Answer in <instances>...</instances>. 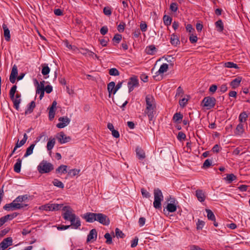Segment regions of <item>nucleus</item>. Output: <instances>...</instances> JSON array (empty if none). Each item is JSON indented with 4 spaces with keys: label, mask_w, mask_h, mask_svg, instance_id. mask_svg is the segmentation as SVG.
I'll list each match as a JSON object with an SVG mask.
<instances>
[{
    "label": "nucleus",
    "mask_w": 250,
    "mask_h": 250,
    "mask_svg": "<svg viewBox=\"0 0 250 250\" xmlns=\"http://www.w3.org/2000/svg\"><path fill=\"white\" fill-rule=\"evenodd\" d=\"M146 107L144 113L148 116L149 121H153L156 114V104L153 96L147 95L146 97Z\"/></svg>",
    "instance_id": "1"
},
{
    "label": "nucleus",
    "mask_w": 250,
    "mask_h": 250,
    "mask_svg": "<svg viewBox=\"0 0 250 250\" xmlns=\"http://www.w3.org/2000/svg\"><path fill=\"white\" fill-rule=\"evenodd\" d=\"M154 201L153 206L156 209L161 208V202L163 200L164 196L162 191L159 188H155L154 190Z\"/></svg>",
    "instance_id": "2"
},
{
    "label": "nucleus",
    "mask_w": 250,
    "mask_h": 250,
    "mask_svg": "<svg viewBox=\"0 0 250 250\" xmlns=\"http://www.w3.org/2000/svg\"><path fill=\"white\" fill-rule=\"evenodd\" d=\"M38 170L41 174L49 173L54 168L53 165L46 161H42L38 165Z\"/></svg>",
    "instance_id": "3"
},
{
    "label": "nucleus",
    "mask_w": 250,
    "mask_h": 250,
    "mask_svg": "<svg viewBox=\"0 0 250 250\" xmlns=\"http://www.w3.org/2000/svg\"><path fill=\"white\" fill-rule=\"evenodd\" d=\"M28 206L27 204L18 203L17 201H15V199L10 204H6L3 208L7 211L14 210L15 209L23 208Z\"/></svg>",
    "instance_id": "4"
},
{
    "label": "nucleus",
    "mask_w": 250,
    "mask_h": 250,
    "mask_svg": "<svg viewBox=\"0 0 250 250\" xmlns=\"http://www.w3.org/2000/svg\"><path fill=\"white\" fill-rule=\"evenodd\" d=\"M62 210L63 212L62 215L65 220H68L72 216L76 215L73 209L69 206L63 207Z\"/></svg>",
    "instance_id": "5"
},
{
    "label": "nucleus",
    "mask_w": 250,
    "mask_h": 250,
    "mask_svg": "<svg viewBox=\"0 0 250 250\" xmlns=\"http://www.w3.org/2000/svg\"><path fill=\"white\" fill-rule=\"evenodd\" d=\"M216 99L214 97H206L204 98L202 103L204 106L206 107L207 109H210L214 106L216 104Z\"/></svg>",
    "instance_id": "6"
},
{
    "label": "nucleus",
    "mask_w": 250,
    "mask_h": 250,
    "mask_svg": "<svg viewBox=\"0 0 250 250\" xmlns=\"http://www.w3.org/2000/svg\"><path fill=\"white\" fill-rule=\"evenodd\" d=\"M96 221L104 226H108L110 222L107 216L101 213H97Z\"/></svg>",
    "instance_id": "7"
},
{
    "label": "nucleus",
    "mask_w": 250,
    "mask_h": 250,
    "mask_svg": "<svg viewBox=\"0 0 250 250\" xmlns=\"http://www.w3.org/2000/svg\"><path fill=\"white\" fill-rule=\"evenodd\" d=\"M68 221L71 222L70 226H72L73 229H78L81 226L80 219L76 215L72 216Z\"/></svg>",
    "instance_id": "8"
},
{
    "label": "nucleus",
    "mask_w": 250,
    "mask_h": 250,
    "mask_svg": "<svg viewBox=\"0 0 250 250\" xmlns=\"http://www.w3.org/2000/svg\"><path fill=\"white\" fill-rule=\"evenodd\" d=\"M171 203H168L166 208L164 209V211H165V208L168 212H174L177 209V206L178 205V202L176 199H172Z\"/></svg>",
    "instance_id": "9"
},
{
    "label": "nucleus",
    "mask_w": 250,
    "mask_h": 250,
    "mask_svg": "<svg viewBox=\"0 0 250 250\" xmlns=\"http://www.w3.org/2000/svg\"><path fill=\"white\" fill-rule=\"evenodd\" d=\"M56 138L59 142L61 144L69 142L71 139L70 137L67 136L62 131L58 133L56 136Z\"/></svg>",
    "instance_id": "10"
},
{
    "label": "nucleus",
    "mask_w": 250,
    "mask_h": 250,
    "mask_svg": "<svg viewBox=\"0 0 250 250\" xmlns=\"http://www.w3.org/2000/svg\"><path fill=\"white\" fill-rule=\"evenodd\" d=\"M129 92H131L135 87H137L139 85L138 80L137 77H131L127 83Z\"/></svg>",
    "instance_id": "11"
},
{
    "label": "nucleus",
    "mask_w": 250,
    "mask_h": 250,
    "mask_svg": "<svg viewBox=\"0 0 250 250\" xmlns=\"http://www.w3.org/2000/svg\"><path fill=\"white\" fill-rule=\"evenodd\" d=\"M13 240L11 237L4 239L0 243V250H5L12 245Z\"/></svg>",
    "instance_id": "12"
},
{
    "label": "nucleus",
    "mask_w": 250,
    "mask_h": 250,
    "mask_svg": "<svg viewBox=\"0 0 250 250\" xmlns=\"http://www.w3.org/2000/svg\"><path fill=\"white\" fill-rule=\"evenodd\" d=\"M96 213L87 212L83 214V218L85 220L86 222L93 223L96 220Z\"/></svg>",
    "instance_id": "13"
},
{
    "label": "nucleus",
    "mask_w": 250,
    "mask_h": 250,
    "mask_svg": "<svg viewBox=\"0 0 250 250\" xmlns=\"http://www.w3.org/2000/svg\"><path fill=\"white\" fill-rule=\"evenodd\" d=\"M60 123L57 125V127L62 128L67 126L70 123V120L67 117H61L59 118Z\"/></svg>",
    "instance_id": "14"
},
{
    "label": "nucleus",
    "mask_w": 250,
    "mask_h": 250,
    "mask_svg": "<svg viewBox=\"0 0 250 250\" xmlns=\"http://www.w3.org/2000/svg\"><path fill=\"white\" fill-rule=\"evenodd\" d=\"M79 52L85 56L95 58L99 59V57L92 51L85 48H81L79 49Z\"/></svg>",
    "instance_id": "15"
},
{
    "label": "nucleus",
    "mask_w": 250,
    "mask_h": 250,
    "mask_svg": "<svg viewBox=\"0 0 250 250\" xmlns=\"http://www.w3.org/2000/svg\"><path fill=\"white\" fill-rule=\"evenodd\" d=\"M18 75V68L16 65L14 64L12 68L11 72L9 77V80L12 83L16 82V77Z\"/></svg>",
    "instance_id": "16"
},
{
    "label": "nucleus",
    "mask_w": 250,
    "mask_h": 250,
    "mask_svg": "<svg viewBox=\"0 0 250 250\" xmlns=\"http://www.w3.org/2000/svg\"><path fill=\"white\" fill-rule=\"evenodd\" d=\"M97 232L96 229H91L87 235L86 240L87 242L90 241L93 242L95 241L97 238Z\"/></svg>",
    "instance_id": "17"
},
{
    "label": "nucleus",
    "mask_w": 250,
    "mask_h": 250,
    "mask_svg": "<svg viewBox=\"0 0 250 250\" xmlns=\"http://www.w3.org/2000/svg\"><path fill=\"white\" fill-rule=\"evenodd\" d=\"M21 95L20 94H17L16 95V97L15 96H13V98H11V100L13 102L14 107L17 110H19L20 107V104L21 102Z\"/></svg>",
    "instance_id": "18"
},
{
    "label": "nucleus",
    "mask_w": 250,
    "mask_h": 250,
    "mask_svg": "<svg viewBox=\"0 0 250 250\" xmlns=\"http://www.w3.org/2000/svg\"><path fill=\"white\" fill-rule=\"evenodd\" d=\"M56 101H54L53 102L51 106L49 107V118L50 120H52L54 119L55 114V109L57 105Z\"/></svg>",
    "instance_id": "19"
},
{
    "label": "nucleus",
    "mask_w": 250,
    "mask_h": 250,
    "mask_svg": "<svg viewBox=\"0 0 250 250\" xmlns=\"http://www.w3.org/2000/svg\"><path fill=\"white\" fill-rule=\"evenodd\" d=\"M168 68V65L167 63H163L162 64L158 70V71H157L155 73V75L153 76L154 78H155L157 76H158L160 74H163L164 73L167 72Z\"/></svg>",
    "instance_id": "20"
},
{
    "label": "nucleus",
    "mask_w": 250,
    "mask_h": 250,
    "mask_svg": "<svg viewBox=\"0 0 250 250\" xmlns=\"http://www.w3.org/2000/svg\"><path fill=\"white\" fill-rule=\"evenodd\" d=\"M242 78L241 77H237L233 79L230 83V85L233 89H235L238 87L242 81Z\"/></svg>",
    "instance_id": "21"
},
{
    "label": "nucleus",
    "mask_w": 250,
    "mask_h": 250,
    "mask_svg": "<svg viewBox=\"0 0 250 250\" xmlns=\"http://www.w3.org/2000/svg\"><path fill=\"white\" fill-rule=\"evenodd\" d=\"M2 28L4 31L3 36L5 38V40L7 42L10 41L11 39L10 30H9L7 26L5 24H3Z\"/></svg>",
    "instance_id": "22"
},
{
    "label": "nucleus",
    "mask_w": 250,
    "mask_h": 250,
    "mask_svg": "<svg viewBox=\"0 0 250 250\" xmlns=\"http://www.w3.org/2000/svg\"><path fill=\"white\" fill-rule=\"evenodd\" d=\"M196 196L199 201L202 202L205 200L206 196L204 192L201 189H198L196 191Z\"/></svg>",
    "instance_id": "23"
},
{
    "label": "nucleus",
    "mask_w": 250,
    "mask_h": 250,
    "mask_svg": "<svg viewBox=\"0 0 250 250\" xmlns=\"http://www.w3.org/2000/svg\"><path fill=\"white\" fill-rule=\"evenodd\" d=\"M244 124L239 123L236 126L235 134L237 135L241 136L244 132Z\"/></svg>",
    "instance_id": "24"
},
{
    "label": "nucleus",
    "mask_w": 250,
    "mask_h": 250,
    "mask_svg": "<svg viewBox=\"0 0 250 250\" xmlns=\"http://www.w3.org/2000/svg\"><path fill=\"white\" fill-rule=\"evenodd\" d=\"M29 196L27 194L19 196L15 199V201H17L18 203H25L28 200Z\"/></svg>",
    "instance_id": "25"
},
{
    "label": "nucleus",
    "mask_w": 250,
    "mask_h": 250,
    "mask_svg": "<svg viewBox=\"0 0 250 250\" xmlns=\"http://www.w3.org/2000/svg\"><path fill=\"white\" fill-rule=\"evenodd\" d=\"M15 216H14V214H8L3 217H1L0 218V227L2 226L6 221H7L8 220H11L13 218H14Z\"/></svg>",
    "instance_id": "26"
},
{
    "label": "nucleus",
    "mask_w": 250,
    "mask_h": 250,
    "mask_svg": "<svg viewBox=\"0 0 250 250\" xmlns=\"http://www.w3.org/2000/svg\"><path fill=\"white\" fill-rule=\"evenodd\" d=\"M136 155L139 160H143L146 157L144 151L141 148H137L136 149Z\"/></svg>",
    "instance_id": "27"
},
{
    "label": "nucleus",
    "mask_w": 250,
    "mask_h": 250,
    "mask_svg": "<svg viewBox=\"0 0 250 250\" xmlns=\"http://www.w3.org/2000/svg\"><path fill=\"white\" fill-rule=\"evenodd\" d=\"M55 138L52 137L49 138L46 146L47 150L50 151L52 149L55 145Z\"/></svg>",
    "instance_id": "28"
},
{
    "label": "nucleus",
    "mask_w": 250,
    "mask_h": 250,
    "mask_svg": "<svg viewBox=\"0 0 250 250\" xmlns=\"http://www.w3.org/2000/svg\"><path fill=\"white\" fill-rule=\"evenodd\" d=\"M22 161L21 159H18L17 162L15 163L14 166V170L17 173H20L21 171V166Z\"/></svg>",
    "instance_id": "29"
},
{
    "label": "nucleus",
    "mask_w": 250,
    "mask_h": 250,
    "mask_svg": "<svg viewBox=\"0 0 250 250\" xmlns=\"http://www.w3.org/2000/svg\"><path fill=\"white\" fill-rule=\"evenodd\" d=\"M27 139V136L26 133H24L23 135V139L19 142V140H18L17 143L16 144L15 146L16 148H18L20 147H21L23 145L25 144Z\"/></svg>",
    "instance_id": "30"
},
{
    "label": "nucleus",
    "mask_w": 250,
    "mask_h": 250,
    "mask_svg": "<svg viewBox=\"0 0 250 250\" xmlns=\"http://www.w3.org/2000/svg\"><path fill=\"white\" fill-rule=\"evenodd\" d=\"M248 118V115L245 112H242L239 116V121L240 123L243 124L246 123Z\"/></svg>",
    "instance_id": "31"
},
{
    "label": "nucleus",
    "mask_w": 250,
    "mask_h": 250,
    "mask_svg": "<svg viewBox=\"0 0 250 250\" xmlns=\"http://www.w3.org/2000/svg\"><path fill=\"white\" fill-rule=\"evenodd\" d=\"M170 42L172 45H174V46H176L177 44H178L180 43L179 39L176 35H175V34L171 35V38H170Z\"/></svg>",
    "instance_id": "32"
},
{
    "label": "nucleus",
    "mask_w": 250,
    "mask_h": 250,
    "mask_svg": "<svg viewBox=\"0 0 250 250\" xmlns=\"http://www.w3.org/2000/svg\"><path fill=\"white\" fill-rule=\"evenodd\" d=\"M35 107V103L34 101H32L29 104L27 109L25 111V114L27 115L33 112L34 108Z\"/></svg>",
    "instance_id": "33"
},
{
    "label": "nucleus",
    "mask_w": 250,
    "mask_h": 250,
    "mask_svg": "<svg viewBox=\"0 0 250 250\" xmlns=\"http://www.w3.org/2000/svg\"><path fill=\"white\" fill-rule=\"evenodd\" d=\"M115 89V83L111 82L107 84V90L110 97L112 93L113 94V91Z\"/></svg>",
    "instance_id": "34"
},
{
    "label": "nucleus",
    "mask_w": 250,
    "mask_h": 250,
    "mask_svg": "<svg viewBox=\"0 0 250 250\" xmlns=\"http://www.w3.org/2000/svg\"><path fill=\"white\" fill-rule=\"evenodd\" d=\"M226 181H227L228 183L230 184L232 181L235 180L236 179V177L233 174H229L227 175L226 177L224 178Z\"/></svg>",
    "instance_id": "35"
},
{
    "label": "nucleus",
    "mask_w": 250,
    "mask_h": 250,
    "mask_svg": "<svg viewBox=\"0 0 250 250\" xmlns=\"http://www.w3.org/2000/svg\"><path fill=\"white\" fill-rule=\"evenodd\" d=\"M183 118V115L179 113H176L174 114L173 117V120L175 123H179L182 120Z\"/></svg>",
    "instance_id": "36"
},
{
    "label": "nucleus",
    "mask_w": 250,
    "mask_h": 250,
    "mask_svg": "<svg viewBox=\"0 0 250 250\" xmlns=\"http://www.w3.org/2000/svg\"><path fill=\"white\" fill-rule=\"evenodd\" d=\"M156 50V48L154 45H151L146 47V52L147 54L153 55Z\"/></svg>",
    "instance_id": "37"
},
{
    "label": "nucleus",
    "mask_w": 250,
    "mask_h": 250,
    "mask_svg": "<svg viewBox=\"0 0 250 250\" xmlns=\"http://www.w3.org/2000/svg\"><path fill=\"white\" fill-rule=\"evenodd\" d=\"M35 146V145L33 144L31 145L26 149V152L24 154V157H26L33 153V150Z\"/></svg>",
    "instance_id": "38"
},
{
    "label": "nucleus",
    "mask_w": 250,
    "mask_h": 250,
    "mask_svg": "<svg viewBox=\"0 0 250 250\" xmlns=\"http://www.w3.org/2000/svg\"><path fill=\"white\" fill-rule=\"evenodd\" d=\"M224 66L226 67L230 68H234L236 69H238L239 68L238 65L236 63H234V62H225L224 63Z\"/></svg>",
    "instance_id": "39"
},
{
    "label": "nucleus",
    "mask_w": 250,
    "mask_h": 250,
    "mask_svg": "<svg viewBox=\"0 0 250 250\" xmlns=\"http://www.w3.org/2000/svg\"><path fill=\"white\" fill-rule=\"evenodd\" d=\"M67 166L62 165L56 170V172L65 173L67 172Z\"/></svg>",
    "instance_id": "40"
},
{
    "label": "nucleus",
    "mask_w": 250,
    "mask_h": 250,
    "mask_svg": "<svg viewBox=\"0 0 250 250\" xmlns=\"http://www.w3.org/2000/svg\"><path fill=\"white\" fill-rule=\"evenodd\" d=\"M206 211L207 213L208 218L211 221H215V217L212 211L209 209H206Z\"/></svg>",
    "instance_id": "41"
},
{
    "label": "nucleus",
    "mask_w": 250,
    "mask_h": 250,
    "mask_svg": "<svg viewBox=\"0 0 250 250\" xmlns=\"http://www.w3.org/2000/svg\"><path fill=\"white\" fill-rule=\"evenodd\" d=\"M163 21L164 24L168 26L170 25L172 21V18L168 16L165 15L163 17Z\"/></svg>",
    "instance_id": "42"
},
{
    "label": "nucleus",
    "mask_w": 250,
    "mask_h": 250,
    "mask_svg": "<svg viewBox=\"0 0 250 250\" xmlns=\"http://www.w3.org/2000/svg\"><path fill=\"white\" fill-rule=\"evenodd\" d=\"M54 186L57 187L61 188H64V185L59 180L55 179H54L52 182Z\"/></svg>",
    "instance_id": "43"
},
{
    "label": "nucleus",
    "mask_w": 250,
    "mask_h": 250,
    "mask_svg": "<svg viewBox=\"0 0 250 250\" xmlns=\"http://www.w3.org/2000/svg\"><path fill=\"white\" fill-rule=\"evenodd\" d=\"M62 204H51V211L58 210L62 207Z\"/></svg>",
    "instance_id": "44"
},
{
    "label": "nucleus",
    "mask_w": 250,
    "mask_h": 250,
    "mask_svg": "<svg viewBox=\"0 0 250 250\" xmlns=\"http://www.w3.org/2000/svg\"><path fill=\"white\" fill-rule=\"evenodd\" d=\"M215 25L217 28H218V31H222L224 29L223 23L222 20H219L215 22Z\"/></svg>",
    "instance_id": "45"
},
{
    "label": "nucleus",
    "mask_w": 250,
    "mask_h": 250,
    "mask_svg": "<svg viewBox=\"0 0 250 250\" xmlns=\"http://www.w3.org/2000/svg\"><path fill=\"white\" fill-rule=\"evenodd\" d=\"M36 93L40 94V99L41 100L44 96V89L40 88L39 86H37Z\"/></svg>",
    "instance_id": "46"
},
{
    "label": "nucleus",
    "mask_w": 250,
    "mask_h": 250,
    "mask_svg": "<svg viewBox=\"0 0 250 250\" xmlns=\"http://www.w3.org/2000/svg\"><path fill=\"white\" fill-rule=\"evenodd\" d=\"M109 74L110 75L117 76L119 75V71L115 68H112L109 70Z\"/></svg>",
    "instance_id": "47"
},
{
    "label": "nucleus",
    "mask_w": 250,
    "mask_h": 250,
    "mask_svg": "<svg viewBox=\"0 0 250 250\" xmlns=\"http://www.w3.org/2000/svg\"><path fill=\"white\" fill-rule=\"evenodd\" d=\"M80 171V169H72L69 171L68 174L70 175L71 176H75L78 174H79V172Z\"/></svg>",
    "instance_id": "48"
},
{
    "label": "nucleus",
    "mask_w": 250,
    "mask_h": 250,
    "mask_svg": "<svg viewBox=\"0 0 250 250\" xmlns=\"http://www.w3.org/2000/svg\"><path fill=\"white\" fill-rule=\"evenodd\" d=\"M211 165H212V160L208 159L206 160L204 162L203 165V167L205 168H207L209 167L210 166H211Z\"/></svg>",
    "instance_id": "49"
},
{
    "label": "nucleus",
    "mask_w": 250,
    "mask_h": 250,
    "mask_svg": "<svg viewBox=\"0 0 250 250\" xmlns=\"http://www.w3.org/2000/svg\"><path fill=\"white\" fill-rule=\"evenodd\" d=\"M16 89H17V86L16 85H13L11 87V88L10 90V92H9V96H10V98H13V96H15V94L16 93Z\"/></svg>",
    "instance_id": "50"
},
{
    "label": "nucleus",
    "mask_w": 250,
    "mask_h": 250,
    "mask_svg": "<svg viewBox=\"0 0 250 250\" xmlns=\"http://www.w3.org/2000/svg\"><path fill=\"white\" fill-rule=\"evenodd\" d=\"M104 237L106 239L105 242L106 244H110L112 243V237L109 233H105Z\"/></svg>",
    "instance_id": "51"
},
{
    "label": "nucleus",
    "mask_w": 250,
    "mask_h": 250,
    "mask_svg": "<svg viewBox=\"0 0 250 250\" xmlns=\"http://www.w3.org/2000/svg\"><path fill=\"white\" fill-rule=\"evenodd\" d=\"M115 234L118 238H123L125 236V234L123 232L118 228H116L115 229Z\"/></svg>",
    "instance_id": "52"
},
{
    "label": "nucleus",
    "mask_w": 250,
    "mask_h": 250,
    "mask_svg": "<svg viewBox=\"0 0 250 250\" xmlns=\"http://www.w3.org/2000/svg\"><path fill=\"white\" fill-rule=\"evenodd\" d=\"M122 40V35L117 34L115 35L113 39V41L117 43H119Z\"/></svg>",
    "instance_id": "53"
},
{
    "label": "nucleus",
    "mask_w": 250,
    "mask_h": 250,
    "mask_svg": "<svg viewBox=\"0 0 250 250\" xmlns=\"http://www.w3.org/2000/svg\"><path fill=\"white\" fill-rule=\"evenodd\" d=\"M184 94V91L181 86H179L176 90L175 97L182 96Z\"/></svg>",
    "instance_id": "54"
},
{
    "label": "nucleus",
    "mask_w": 250,
    "mask_h": 250,
    "mask_svg": "<svg viewBox=\"0 0 250 250\" xmlns=\"http://www.w3.org/2000/svg\"><path fill=\"white\" fill-rule=\"evenodd\" d=\"M50 72V68L48 66H43L42 70V73L43 75L48 74Z\"/></svg>",
    "instance_id": "55"
},
{
    "label": "nucleus",
    "mask_w": 250,
    "mask_h": 250,
    "mask_svg": "<svg viewBox=\"0 0 250 250\" xmlns=\"http://www.w3.org/2000/svg\"><path fill=\"white\" fill-rule=\"evenodd\" d=\"M170 9L173 12H176L178 10L177 4L175 2L171 3L170 5Z\"/></svg>",
    "instance_id": "56"
},
{
    "label": "nucleus",
    "mask_w": 250,
    "mask_h": 250,
    "mask_svg": "<svg viewBox=\"0 0 250 250\" xmlns=\"http://www.w3.org/2000/svg\"><path fill=\"white\" fill-rule=\"evenodd\" d=\"M188 99L184 98L179 101V104L182 107H184L187 104Z\"/></svg>",
    "instance_id": "57"
},
{
    "label": "nucleus",
    "mask_w": 250,
    "mask_h": 250,
    "mask_svg": "<svg viewBox=\"0 0 250 250\" xmlns=\"http://www.w3.org/2000/svg\"><path fill=\"white\" fill-rule=\"evenodd\" d=\"M186 137L185 134L181 131L178 133L177 138L179 141H182L185 139Z\"/></svg>",
    "instance_id": "58"
},
{
    "label": "nucleus",
    "mask_w": 250,
    "mask_h": 250,
    "mask_svg": "<svg viewBox=\"0 0 250 250\" xmlns=\"http://www.w3.org/2000/svg\"><path fill=\"white\" fill-rule=\"evenodd\" d=\"M141 193L143 197L145 198H149L150 196V195L148 192H147L144 188L141 189Z\"/></svg>",
    "instance_id": "59"
},
{
    "label": "nucleus",
    "mask_w": 250,
    "mask_h": 250,
    "mask_svg": "<svg viewBox=\"0 0 250 250\" xmlns=\"http://www.w3.org/2000/svg\"><path fill=\"white\" fill-rule=\"evenodd\" d=\"M189 40L191 43H194L197 42V37L196 36L191 34L189 37Z\"/></svg>",
    "instance_id": "60"
},
{
    "label": "nucleus",
    "mask_w": 250,
    "mask_h": 250,
    "mask_svg": "<svg viewBox=\"0 0 250 250\" xmlns=\"http://www.w3.org/2000/svg\"><path fill=\"white\" fill-rule=\"evenodd\" d=\"M138 242V238L137 237H135V238L132 241L131 247L134 248L137 246Z\"/></svg>",
    "instance_id": "61"
},
{
    "label": "nucleus",
    "mask_w": 250,
    "mask_h": 250,
    "mask_svg": "<svg viewBox=\"0 0 250 250\" xmlns=\"http://www.w3.org/2000/svg\"><path fill=\"white\" fill-rule=\"evenodd\" d=\"M104 13L107 16H110L111 14V11L109 7H104L103 10Z\"/></svg>",
    "instance_id": "62"
},
{
    "label": "nucleus",
    "mask_w": 250,
    "mask_h": 250,
    "mask_svg": "<svg viewBox=\"0 0 250 250\" xmlns=\"http://www.w3.org/2000/svg\"><path fill=\"white\" fill-rule=\"evenodd\" d=\"M108 31V28L106 26H103L100 29V33L102 35H105Z\"/></svg>",
    "instance_id": "63"
},
{
    "label": "nucleus",
    "mask_w": 250,
    "mask_h": 250,
    "mask_svg": "<svg viewBox=\"0 0 250 250\" xmlns=\"http://www.w3.org/2000/svg\"><path fill=\"white\" fill-rule=\"evenodd\" d=\"M205 224V223L203 221L198 220L197 223V229H202Z\"/></svg>",
    "instance_id": "64"
}]
</instances>
